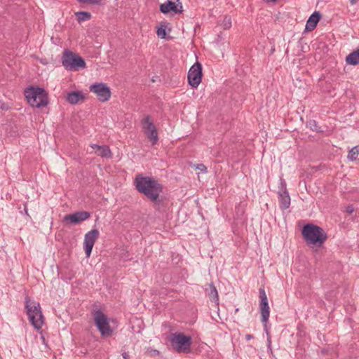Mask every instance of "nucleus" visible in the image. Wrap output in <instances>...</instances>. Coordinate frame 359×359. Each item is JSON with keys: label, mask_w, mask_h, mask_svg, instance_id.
Here are the masks:
<instances>
[{"label": "nucleus", "mask_w": 359, "mask_h": 359, "mask_svg": "<svg viewBox=\"0 0 359 359\" xmlns=\"http://www.w3.org/2000/svg\"><path fill=\"white\" fill-rule=\"evenodd\" d=\"M253 337H253V335L250 334H246V335H245V339H246L247 341H249V340H250L251 339H253Z\"/></svg>", "instance_id": "nucleus-29"}, {"label": "nucleus", "mask_w": 359, "mask_h": 359, "mask_svg": "<svg viewBox=\"0 0 359 359\" xmlns=\"http://www.w3.org/2000/svg\"><path fill=\"white\" fill-rule=\"evenodd\" d=\"M85 99L81 91H72L67 95L66 100L71 104H76Z\"/></svg>", "instance_id": "nucleus-17"}, {"label": "nucleus", "mask_w": 359, "mask_h": 359, "mask_svg": "<svg viewBox=\"0 0 359 359\" xmlns=\"http://www.w3.org/2000/svg\"><path fill=\"white\" fill-rule=\"evenodd\" d=\"M196 168L200 170L202 172H206L207 171V168L203 164H198L197 166H196Z\"/></svg>", "instance_id": "nucleus-27"}, {"label": "nucleus", "mask_w": 359, "mask_h": 359, "mask_svg": "<svg viewBox=\"0 0 359 359\" xmlns=\"http://www.w3.org/2000/svg\"><path fill=\"white\" fill-rule=\"evenodd\" d=\"M134 184L138 192L144 194L154 203V208L156 210L161 209L162 201L159 199V196L163 191L161 184L152 177H144L141 174L136 176Z\"/></svg>", "instance_id": "nucleus-1"}, {"label": "nucleus", "mask_w": 359, "mask_h": 359, "mask_svg": "<svg viewBox=\"0 0 359 359\" xmlns=\"http://www.w3.org/2000/svg\"><path fill=\"white\" fill-rule=\"evenodd\" d=\"M166 26L164 24H161L160 27H158L156 34L161 39H165L166 36Z\"/></svg>", "instance_id": "nucleus-23"}, {"label": "nucleus", "mask_w": 359, "mask_h": 359, "mask_svg": "<svg viewBox=\"0 0 359 359\" xmlns=\"http://www.w3.org/2000/svg\"><path fill=\"white\" fill-rule=\"evenodd\" d=\"M259 310L261 314V321L264 323L265 328H266V323L269 320L270 310L268 302L267 296L264 288H259Z\"/></svg>", "instance_id": "nucleus-11"}, {"label": "nucleus", "mask_w": 359, "mask_h": 359, "mask_svg": "<svg viewBox=\"0 0 359 359\" xmlns=\"http://www.w3.org/2000/svg\"><path fill=\"white\" fill-rule=\"evenodd\" d=\"M264 1H265L266 2H268V3H269V2H273V3H274V2L278 1V0H264Z\"/></svg>", "instance_id": "nucleus-33"}, {"label": "nucleus", "mask_w": 359, "mask_h": 359, "mask_svg": "<svg viewBox=\"0 0 359 359\" xmlns=\"http://www.w3.org/2000/svg\"><path fill=\"white\" fill-rule=\"evenodd\" d=\"M359 154V145L353 147L348 152V158L351 161H355Z\"/></svg>", "instance_id": "nucleus-22"}, {"label": "nucleus", "mask_w": 359, "mask_h": 359, "mask_svg": "<svg viewBox=\"0 0 359 359\" xmlns=\"http://www.w3.org/2000/svg\"><path fill=\"white\" fill-rule=\"evenodd\" d=\"M90 217V214L87 211H79L73 214L66 215L64 217V221L72 224H78Z\"/></svg>", "instance_id": "nucleus-14"}, {"label": "nucleus", "mask_w": 359, "mask_h": 359, "mask_svg": "<svg viewBox=\"0 0 359 359\" xmlns=\"http://www.w3.org/2000/svg\"><path fill=\"white\" fill-rule=\"evenodd\" d=\"M268 343H269L268 346H269V348H270L271 342V340L269 339H268Z\"/></svg>", "instance_id": "nucleus-34"}, {"label": "nucleus", "mask_w": 359, "mask_h": 359, "mask_svg": "<svg viewBox=\"0 0 359 359\" xmlns=\"http://www.w3.org/2000/svg\"><path fill=\"white\" fill-rule=\"evenodd\" d=\"M25 96L29 104L36 108L45 107L48 104L47 95L43 88L31 86L25 90Z\"/></svg>", "instance_id": "nucleus-4"}, {"label": "nucleus", "mask_w": 359, "mask_h": 359, "mask_svg": "<svg viewBox=\"0 0 359 359\" xmlns=\"http://www.w3.org/2000/svg\"><path fill=\"white\" fill-rule=\"evenodd\" d=\"M172 348L177 353H188L192 344L190 336H187L182 332H175L170 334L168 337Z\"/></svg>", "instance_id": "nucleus-6"}, {"label": "nucleus", "mask_w": 359, "mask_h": 359, "mask_svg": "<svg viewBox=\"0 0 359 359\" xmlns=\"http://www.w3.org/2000/svg\"><path fill=\"white\" fill-rule=\"evenodd\" d=\"M122 356L124 359H129V354L128 353H123Z\"/></svg>", "instance_id": "nucleus-30"}, {"label": "nucleus", "mask_w": 359, "mask_h": 359, "mask_svg": "<svg viewBox=\"0 0 359 359\" xmlns=\"http://www.w3.org/2000/svg\"><path fill=\"white\" fill-rule=\"evenodd\" d=\"M78 22L89 20L91 18V13L87 11H79L75 13Z\"/></svg>", "instance_id": "nucleus-21"}, {"label": "nucleus", "mask_w": 359, "mask_h": 359, "mask_svg": "<svg viewBox=\"0 0 359 359\" xmlns=\"http://www.w3.org/2000/svg\"><path fill=\"white\" fill-rule=\"evenodd\" d=\"M302 234L306 244L318 247H320L327 239V235L323 229L313 224L304 225Z\"/></svg>", "instance_id": "nucleus-2"}, {"label": "nucleus", "mask_w": 359, "mask_h": 359, "mask_svg": "<svg viewBox=\"0 0 359 359\" xmlns=\"http://www.w3.org/2000/svg\"><path fill=\"white\" fill-rule=\"evenodd\" d=\"M61 62L62 66L67 71L76 72L83 69L86 67V62L83 57L68 50H65L63 52Z\"/></svg>", "instance_id": "nucleus-5"}, {"label": "nucleus", "mask_w": 359, "mask_h": 359, "mask_svg": "<svg viewBox=\"0 0 359 359\" xmlns=\"http://www.w3.org/2000/svg\"><path fill=\"white\" fill-rule=\"evenodd\" d=\"M100 232L97 229H93L87 232L84 236L83 248L86 257L90 256L95 241L99 238Z\"/></svg>", "instance_id": "nucleus-12"}, {"label": "nucleus", "mask_w": 359, "mask_h": 359, "mask_svg": "<svg viewBox=\"0 0 359 359\" xmlns=\"http://www.w3.org/2000/svg\"><path fill=\"white\" fill-rule=\"evenodd\" d=\"M346 62L348 65H356L359 64V46L356 50L351 52L346 57Z\"/></svg>", "instance_id": "nucleus-19"}, {"label": "nucleus", "mask_w": 359, "mask_h": 359, "mask_svg": "<svg viewBox=\"0 0 359 359\" xmlns=\"http://www.w3.org/2000/svg\"><path fill=\"white\" fill-rule=\"evenodd\" d=\"M346 210L348 213H352L353 211V208L352 206H348Z\"/></svg>", "instance_id": "nucleus-31"}, {"label": "nucleus", "mask_w": 359, "mask_h": 359, "mask_svg": "<svg viewBox=\"0 0 359 359\" xmlns=\"http://www.w3.org/2000/svg\"><path fill=\"white\" fill-rule=\"evenodd\" d=\"M358 0H350V4L351 5H355L357 3Z\"/></svg>", "instance_id": "nucleus-32"}, {"label": "nucleus", "mask_w": 359, "mask_h": 359, "mask_svg": "<svg viewBox=\"0 0 359 359\" xmlns=\"http://www.w3.org/2000/svg\"><path fill=\"white\" fill-rule=\"evenodd\" d=\"M79 2L82 4H99L100 0H77Z\"/></svg>", "instance_id": "nucleus-25"}, {"label": "nucleus", "mask_w": 359, "mask_h": 359, "mask_svg": "<svg viewBox=\"0 0 359 359\" xmlns=\"http://www.w3.org/2000/svg\"><path fill=\"white\" fill-rule=\"evenodd\" d=\"M95 324L102 337H110L113 330L111 328L108 318L100 310L94 313Z\"/></svg>", "instance_id": "nucleus-7"}, {"label": "nucleus", "mask_w": 359, "mask_h": 359, "mask_svg": "<svg viewBox=\"0 0 359 359\" xmlns=\"http://www.w3.org/2000/svg\"><path fill=\"white\" fill-rule=\"evenodd\" d=\"M280 208L282 210H286L290 205V197L286 189V182L281 180L280 187L278 191Z\"/></svg>", "instance_id": "nucleus-13"}, {"label": "nucleus", "mask_w": 359, "mask_h": 359, "mask_svg": "<svg viewBox=\"0 0 359 359\" xmlns=\"http://www.w3.org/2000/svg\"><path fill=\"white\" fill-rule=\"evenodd\" d=\"M188 83L193 88H197L202 79V65L199 62H196L191 67L188 72Z\"/></svg>", "instance_id": "nucleus-10"}, {"label": "nucleus", "mask_w": 359, "mask_h": 359, "mask_svg": "<svg viewBox=\"0 0 359 359\" xmlns=\"http://www.w3.org/2000/svg\"><path fill=\"white\" fill-rule=\"evenodd\" d=\"M207 294L208 297L210 298V301L212 302H215L216 305L219 304V297H218V292L215 287V286L213 285V283H210L208 285V287L205 289Z\"/></svg>", "instance_id": "nucleus-18"}, {"label": "nucleus", "mask_w": 359, "mask_h": 359, "mask_svg": "<svg viewBox=\"0 0 359 359\" xmlns=\"http://www.w3.org/2000/svg\"><path fill=\"white\" fill-rule=\"evenodd\" d=\"M90 147H91L93 149H95V151L96 150H97V147H101V146H100V145H98V144H90Z\"/></svg>", "instance_id": "nucleus-28"}, {"label": "nucleus", "mask_w": 359, "mask_h": 359, "mask_svg": "<svg viewBox=\"0 0 359 359\" xmlns=\"http://www.w3.org/2000/svg\"><path fill=\"white\" fill-rule=\"evenodd\" d=\"M25 309L28 318L31 324L36 330H40L43 324V316L41 312L40 304L25 297Z\"/></svg>", "instance_id": "nucleus-3"}, {"label": "nucleus", "mask_w": 359, "mask_h": 359, "mask_svg": "<svg viewBox=\"0 0 359 359\" xmlns=\"http://www.w3.org/2000/svg\"><path fill=\"white\" fill-rule=\"evenodd\" d=\"M321 18V15L320 12L315 11L313 12L309 19L307 20L306 24V29L308 31H312L313 30L317 25L318 22L320 21Z\"/></svg>", "instance_id": "nucleus-16"}, {"label": "nucleus", "mask_w": 359, "mask_h": 359, "mask_svg": "<svg viewBox=\"0 0 359 359\" xmlns=\"http://www.w3.org/2000/svg\"><path fill=\"white\" fill-rule=\"evenodd\" d=\"M95 154L103 158H111V152L109 147L107 145H102L101 147H97V150L95 151Z\"/></svg>", "instance_id": "nucleus-20"}, {"label": "nucleus", "mask_w": 359, "mask_h": 359, "mask_svg": "<svg viewBox=\"0 0 359 359\" xmlns=\"http://www.w3.org/2000/svg\"><path fill=\"white\" fill-rule=\"evenodd\" d=\"M309 124L312 130H317V125L316 121H310Z\"/></svg>", "instance_id": "nucleus-26"}, {"label": "nucleus", "mask_w": 359, "mask_h": 359, "mask_svg": "<svg viewBox=\"0 0 359 359\" xmlns=\"http://www.w3.org/2000/svg\"><path fill=\"white\" fill-rule=\"evenodd\" d=\"M222 25L224 29H226L231 27V20L230 17L225 16L222 22Z\"/></svg>", "instance_id": "nucleus-24"}, {"label": "nucleus", "mask_w": 359, "mask_h": 359, "mask_svg": "<svg viewBox=\"0 0 359 359\" xmlns=\"http://www.w3.org/2000/svg\"><path fill=\"white\" fill-rule=\"evenodd\" d=\"M141 126L147 137L153 145L156 144L158 140V136L156 128L151 117L149 116H145L141 121Z\"/></svg>", "instance_id": "nucleus-8"}, {"label": "nucleus", "mask_w": 359, "mask_h": 359, "mask_svg": "<svg viewBox=\"0 0 359 359\" xmlns=\"http://www.w3.org/2000/svg\"><path fill=\"white\" fill-rule=\"evenodd\" d=\"M91 93H93L97 97L98 100L104 102L108 101L111 97V90L106 83H95L89 87Z\"/></svg>", "instance_id": "nucleus-9"}, {"label": "nucleus", "mask_w": 359, "mask_h": 359, "mask_svg": "<svg viewBox=\"0 0 359 359\" xmlns=\"http://www.w3.org/2000/svg\"><path fill=\"white\" fill-rule=\"evenodd\" d=\"M160 11L164 14L173 11L175 13H181L182 12V4L180 0H168L165 4L160 6Z\"/></svg>", "instance_id": "nucleus-15"}]
</instances>
